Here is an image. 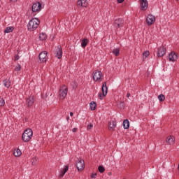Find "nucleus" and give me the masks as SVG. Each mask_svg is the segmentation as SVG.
<instances>
[{
    "instance_id": "nucleus-36",
    "label": "nucleus",
    "mask_w": 179,
    "mask_h": 179,
    "mask_svg": "<svg viewBox=\"0 0 179 179\" xmlns=\"http://www.w3.org/2000/svg\"><path fill=\"white\" fill-rule=\"evenodd\" d=\"M19 55H15V59H14V61H19Z\"/></svg>"
},
{
    "instance_id": "nucleus-29",
    "label": "nucleus",
    "mask_w": 179,
    "mask_h": 179,
    "mask_svg": "<svg viewBox=\"0 0 179 179\" xmlns=\"http://www.w3.org/2000/svg\"><path fill=\"white\" fill-rule=\"evenodd\" d=\"M166 97L163 94H160L158 96V100H159V101H164Z\"/></svg>"
},
{
    "instance_id": "nucleus-10",
    "label": "nucleus",
    "mask_w": 179,
    "mask_h": 179,
    "mask_svg": "<svg viewBox=\"0 0 179 179\" xmlns=\"http://www.w3.org/2000/svg\"><path fill=\"white\" fill-rule=\"evenodd\" d=\"M56 58L61 59L62 58V48L61 45H58L55 51Z\"/></svg>"
},
{
    "instance_id": "nucleus-38",
    "label": "nucleus",
    "mask_w": 179,
    "mask_h": 179,
    "mask_svg": "<svg viewBox=\"0 0 179 179\" xmlns=\"http://www.w3.org/2000/svg\"><path fill=\"white\" fill-rule=\"evenodd\" d=\"M76 131H78V129H76V128H73L72 129V132H76Z\"/></svg>"
},
{
    "instance_id": "nucleus-20",
    "label": "nucleus",
    "mask_w": 179,
    "mask_h": 179,
    "mask_svg": "<svg viewBox=\"0 0 179 179\" xmlns=\"http://www.w3.org/2000/svg\"><path fill=\"white\" fill-rule=\"evenodd\" d=\"M176 140L174 139V138L171 137V136H169L166 138V143H169V145H174V141Z\"/></svg>"
},
{
    "instance_id": "nucleus-39",
    "label": "nucleus",
    "mask_w": 179,
    "mask_h": 179,
    "mask_svg": "<svg viewBox=\"0 0 179 179\" xmlns=\"http://www.w3.org/2000/svg\"><path fill=\"white\" fill-rule=\"evenodd\" d=\"M127 97L128 99H129V97H131V94H130V93H127Z\"/></svg>"
},
{
    "instance_id": "nucleus-37",
    "label": "nucleus",
    "mask_w": 179,
    "mask_h": 179,
    "mask_svg": "<svg viewBox=\"0 0 179 179\" xmlns=\"http://www.w3.org/2000/svg\"><path fill=\"white\" fill-rule=\"evenodd\" d=\"M124 0H117L118 3H122Z\"/></svg>"
},
{
    "instance_id": "nucleus-43",
    "label": "nucleus",
    "mask_w": 179,
    "mask_h": 179,
    "mask_svg": "<svg viewBox=\"0 0 179 179\" xmlns=\"http://www.w3.org/2000/svg\"><path fill=\"white\" fill-rule=\"evenodd\" d=\"M176 1H178V0H176Z\"/></svg>"
},
{
    "instance_id": "nucleus-26",
    "label": "nucleus",
    "mask_w": 179,
    "mask_h": 179,
    "mask_svg": "<svg viewBox=\"0 0 179 179\" xmlns=\"http://www.w3.org/2000/svg\"><path fill=\"white\" fill-rule=\"evenodd\" d=\"M31 163L32 166H36L37 164V163H38V157H33L31 160Z\"/></svg>"
},
{
    "instance_id": "nucleus-7",
    "label": "nucleus",
    "mask_w": 179,
    "mask_h": 179,
    "mask_svg": "<svg viewBox=\"0 0 179 179\" xmlns=\"http://www.w3.org/2000/svg\"><path fill=\"white\" fill-rule=\"evenodd\" d=\"M48 54V52L47 51L41 52L38 55L39 61L41 62H47Z\"/></svg>"
},
{
    "instance_id": "nucleus-34",
    "label": "nucleus",
    "mask_w": 179,
    "mask_h": 179,
    "mask_svg": "<svg viewBox=\"0 0 179 179\" xmlns=\"http://www.w3.org/2000/svg\"><path fill=\"white\" fill-rule=\"evenodd\" d=\"M92 128H93V124H90L87 125V129H92Z\"/></svg>"
},
{
    "instance_id": "nucleus-4",
    "label": "nucleus",
    "mask_w": 179,
    "mask_h": 179,
    "mask_svg": "<svg viewBox=\"0 0 179 179\" xmlns=\"http://www.w3.org/2000/svg\"><path fill=\"white\" fill-rule=\"evenodd\" d=\"M101 90H102V93L99 92L98 94V96H99V99H100V100H103V97H106V96H107V93H108V88L107 87V83L104 82L103 83Z\"/></svg>"
},
{
    "instance_id": "nucleus-8",
    "label": "nucleus",
    "mask_w": 179,
    "mask_h": 179,
    "mask_svg": "<svg viewBox=\"0 0 179 179\" xmlns=\"http://www.w3.org/2000/svg\"><path fill=\"white\" fill-rule=\"evenodd\" d=\"M101 76H103V73L101 71L96 70L93 73V79L95 82L100 80L101 79Z\"/></svg>"
},
{
    "instance_id": "nucleus-27",
    "label": "nucleus",
    "mask_w": 179,
    "mask_h": 179,
    "mask_svg": "<svg viewBox=\"0 0 179 179\" xmlns=\"http://www.w3.org/2000/svg\"><path fill=\"white\" fill-rule=\"evenodd\" d=\"M22 155V151H20V149H17L14 150V156H15V157H19V156Z\"/></svg>"
},
{
    "instance_id": "nucleus-32",
    "label": "nucleus",
    "mask_w": 179,
    "mask_h": 179,
    "mask_svg": "<svg viewBox=\"0 0 179 179\" xmlns=\"http://www.w3.org/2000/svg\"><path fill=\"white\" fill-rule=\"evenodd\" d=\"M20 69H22V66H20V64H17L15 68V71L16 72H19V71H20Z\"/></svg>"
},
{
    "instance_id": "nucleus-3",
    "label": "nucleus",
    "mask_w": 179,
    "mask_h": 179,
    "mask_svg": "<svg viewBox=\"0 0 179 179\" xmlns=\"http://www.w3.org/2000/svg\"><path fill=\"white\" fill-rule=\"evenodd\" d=\"M68 95V87L63 85L60 87L59 90V97L61 100H64L65 97Z\"/></svg>"
},
{
    "instance_id": "nucleus-24",
    "label": "nucleus",
    "mask_w": 179,
    "mask_h": 179,
    "mask_svg": "<svg viewBox=\"0 0 179 179\" xmlns=\"http://www.w3.org/2000/svg\"><path fill=\"white\" fill-rule=\"evenodd\" d=\"M90 107L92 111H94V110H96V107H97V104L96 103V102L92 101L90 103Z\"/></svg>"
},
{
    "instance_id": "nucleus-35",
    "label": "nucleus",
    "mask_w": 179,
    "mask_h": 179,
    "mask_svg": "<svg viewBox=\"0 0 179 179\" xmlns=\"http://www.w3.org/2000/svg\"><path fill=\"white\" fill-rule=\"evenodd\" d=\"M91 177H92V178H96V177H97V174L96 173H92L91 175Z\"/></svg>"
},
{
    "instance_id": "nucleus-19",
    "label": "nucleus",
    "mask_w": 179,
    "mask_h": 179,
    "mask_svg": "<svg viewBox=\"0 0 179 179\" xmlns=\"http://www.w3.org/2000/svg\"><path fill=\"white\" fill-rule=\"evenodd\" d=\"M3 83L5 87H7V89H9L10 86L12 85V81H10L9 79L3 80Z\"/></svg>"
},
{
    "instance_id": "nucleus-17",
    "label": "nucleus",
    "mask_w": 179,
    "mask_h": 179,
    "mask_svg": "<svg viewBox=\"0 0 179 179\" xmlns=\"http://www.w3.org/2000/svg\"><path fill=\"white\" fill-rule=\"evenodd\" d=\"M141 6L142 10H146V9H148V6H149L148 0H141Z\"/></svg>"
},
{
    "instance_id": "nucleus-1",
    "label": "nucleus",
    "mask_w": 179,
    "mask_h": 179,
    "mask_svg": "<svg viewBox=\"0 0 179 179\" xmlns=\"http://www.w3.org/2000/svg\"><path fill=\"white\" fill-rule=\"evenodd\" d=\"M40 25V20L34 17L29 20L27 24V29L29 31H34L37 27Z\"/></svg>"
},
{
    "instance_id": "nucleus-42",
    "label": "nucleus",
    "mask_w": 179,
    "mask_h": 179,
    "mask_svg": "<svg viewBox=\"0 0 179 179\" xmlns=\"http://www.w3.org/2000/svg\"><path fill=\"white\" fill-rule=\"evenodd\" d=\"M66 120H67V121H69V116H67V117H66Z\"/></svg>"
},
{
    "instance_id": "nucleus-40",
    "label": "nucleus",
    "mask_w": 179,
    "mask_h": 179,
    "mask_svg": "<svg viewBox=\"0 0 179 179\" xmlns=\"http://www.w3.org/2000/svg\"><path fill=\"white\" fill-rule=\"evenodd\" d=\"M10 2H13V3H15V2H17V0H9Z\"/></svg>"
},
{
    "instance_id": "nucleus-13",
    "label": "nucleus",
    "mask_w": 179,
    "mask_h": 179,
    "mask_svg": "<svg viewBox=\"0 0 179 179\" xmlns=\"http://www.w3.org/2000/svg\"><path fill=\"white\" fill-rule=\"evenodd\" d=\"M26 104L27 107H31L34 104V96L30 95L26 99Z\"/></svg>"
},
{
    "instance_id": "nucleus-11",
    "label": "nucleus",
    "mask_w": 179,
    "mask_h": 179,
    "mask_svg": "<svg viewBox=\"0 0 179 179\" xmlns=\"http://www.w3.org/2000/svg\"><path fill=\"white\" fill-rule=\"evenodd\" d=\"M166 54V48L164 46H161L157 48V57L162 58Z\"/></svg>"
},
{
    "instance_id": "nucleus-15",
    "label": "nucleus",
    "mask_w": 179,
    "mask_h": 179,
    "mask_svg": "<svg viewBox=\"0 0 179 179\" xmlns=\"http://www.w3.org/2000/svg\"><path fill=\"white\" fill-rule=\"evenodd\" d=\"M69 170V166L68 165L64 166V169H62L59 171V178H62V177L65 176V174L66 173V171H68Z\"/></svg>"
},
{
    "instance_id": "nucleus-12",
    "label": "nucleus",
    "mask_w": 179,
    "mask_h": 179,
    "mask_svg": "<svg viewBox=\"0 0 179 179\" xmlns=\"http://www.w3.org/2000/svg\"><path fill=\"white\" fill-rule=\"evenodd\" d=\"M43 5L40 2L35 3L32 5V12H39V10H41Z\"/></svg>"
},
{
    "instance_id": "nucleus-22",
    "label": "nucleus",
    "mask_w": 179,
    "mask_h": 179,
    "mask_svg": "<svg viewBox=\"0 0 179 179\" xmlns=\"http://www.w3.org/2000/svg\"><path fill=\"white\" fill-rule=\"evenodd\" d=\"M123 127L124 129H128V128H129V120H128V119L123 121Z\"/></svg>"
},
{
    "instance_id": "nucleus-23",
    "label": "nucleus",
    "mask_w": 179,
    "mask_h": 179,
    "mask_svg": "<svg viewBox=\"0 0 179 179\" xmlns=\"http://www.w3.org/2000/svg\"><path fill=\"white\" fill-rule=\"evenodd\" d=\"M39 38L41 41H44V40H47V34L46 33H41L39 34Z\"/></svg>"
},
{
    "instance_id": "nucleus-41",
    "label": "nucleus",
    "mask_w": 179,
    "mask_h": 179,
    "mask_svg": "<svg viewBox=\"0 0 179 179\" xmlns=\"http://www.w3.org/2000/svg\"><path fill=\"white\" fill-rule=\"evenodd\" d=\"M70 117H73V113L72 112L70 113Z\"/></svg>"
},
{
    "instance_id": "nucleus-30",
    "label": "nucleus",
    "mask_w": 179,
    "mask_h": 179,
    "mask_svg": "<svg viewBox=\"0 0 179 179\" xmlns=\"http://www.w3.org/2000/svg\"><path fill=\"white\" fill-rule=\"evenodd\" d=\"M5 106V99L0 97V107H3Z\"/></svg>"
},
{
    "instance_id": "nucleus-33",
    "label": "nucleus",
    "mask_w": 179,
    "mask_h": 179,
    "mask_svg": "<svg viewBox=\"0 0 179 179\" xmlns=\"http://www.w3.org/2000/svg\"><path fill=\"white\" fill-rule=\"evenodd\" d=\"M150 53L149 52V51H145V52H144L143 53V57H145V58H148V57H149V55H150Z\"/></svg>"
},
{
    "instance_id": "nucleus-18",
    "label": "nucleus",
    "mask_w": 179,
    "mask_h": 179,
    "mask_svg": "<svg viewBox=\"0 0 179 179\" xmlns=\"http://www.w3.org/2000/svg\"><path fill=\"white\" fill-rule=\"evenodd\" d=\"M89 44V39L85 38L81 40V47L82 48H86V46Z\"/></svg>"
},
{
    "instance_id": "nucleus-28",
    "label": "nucleus",
    "mask_w": 179,
    "mask_h": 179,
    "mask_svg": "<svg viewBox=\"0 0 179 179\" xmlns=\"http://www.w3.org/2000/svg\"><path fill=\"white\" fill-rule=\"evenodd\" d=\"M113 54H114V55H115L116 57H118V55H120V50L117 49H114L113 50Z\"/></svg>"
},
{
    "instance_id": "nucleus-14",
    "label": "nucleus",
    "mask_w": 179,
    "mask_h": 179,
    "mask_svg": "<svg viewBox=\"0 0 179 179\" xmlns=\"http://www.w3.org/2000/svg\"><path fill=\"white\" fill-rule=\"evenodd\" d=\"M77 6L80 8H87L89 3L87 2V0H78L77 1Z\"/></svg>"
},
{
    "instance_id": "nucleus-21",
    "label": "nucleus",
    "mask_w": 179,
    "mask_h": 179,
    "mask_svg": "<svg viewBox=\"0 0 179 179\" xmlns=\"http://www.w3.org/2000/svg\"><path fill=\"white\" fill-rule=\"evenodd\" d=\"M115 127H117V123L115 121L109 122V129L110 131H113Z\"/></svg>"
},
{
    "instance_id": "nucleus-2",
    "label": "nucleus",
    "mask_w": 179,
    "mask_h": 179,
    "mask_svg": "<svg viewBox=\"0 0 179 179\" xmlns=\"http://www.w3.org/2000/svg\"><path fill=\"white\" fill-rule=\"evenodd\" d=\"M33 138V130L31 129H27L22 134L23 142H30Z\"/></svg>"
},
{
    "instance_id": "nucleus-9",
    "label": "nucleus",
    "mask_w": 179,
    "mask_h": 179,
    "mask_svg": "<svg viewBox=\"0 0 179 179\" xmlns=\"http://www.w3.org/2000/svg\"><path fill=\"white\" fill-rule=\"evenodd\" d=\"M155 22H156V17L153 15H148L146 18L147 24H148V26H152Z\"/></svg>"
},
{
    "instance_id": "nucleus-5",
    "label": "nucleus",
    "mask_w": 179,
    "mask_h": 179,
    "mask_svg": "<svg viewBox=\"0 0 179 179\" xmlns=\"http://www.w3.org/2000/svg\"><path fill=\"white\" fill-rule=\"evenodd\" d=\"M113 27L118 29L121 27H124V20L122 18L116 19L113 23Z\"/></svg>"
},
{
    "instance_id": "nucleus-16",
    "label": "nucleus",
    "mask_w": 179,
    "mask_h": 179,
    "mask_svg": "<svg viewBox=\"0 0 179 179\" xmlns=\"http://www.w3.org/2000/svg\"><path fill=\"white\" fill-rule=\"evenodd\" d=\"M168 59L169 61H171V62L177 61L178 57L176 52H171L168 56Z\"/></svg>"
},
{
    "instance_id": "nucleus-31",
    "label": "nucleus",
    "mask_w": 179,
    "mask_h": 179,
    "mask_svg": "<svg viewBox=\"0 0 179 179\" xmlns=\"http://www.w3.org/2000/svg\"><path fill=\"white\" fill-rule=\"evenodd\" d=\"M98 170L99 173H104L106 169H104V166H99Z\"/></svg>"
},
{
    "instance_id": "nucleus-6",
    "label": "nucleus",
    "mask_w": 179,
    "mask_h": 179,
    "mask_svg": "<svg viewBox=\"0 0 179 179\" xmlns=\"http://www.w3.org/2000/svg\"><path fill=\"white\" fill-rule=\"evenodd\" d=\"M76 168L78 171H82L85 169V161L82 159H78L76 162Z\"/></svg>"
},
{
    "instance_id": "nucleus-25",
    "label": "nucleus",
    "mask_w": 179,
    "mask_h": 179,
    "mask_svg": "<svg viewBox=\"0 0 179 179\" xmlns=\"http://www.w3.org/2000/svg\"><path fill=\"white\" fill-rule=\"evenodd\" d=\"M13 30H15V27H8L6 28V29L4 30V33L7 34V33H12V31H13Z\"/></svg>"
}]
</instances>
